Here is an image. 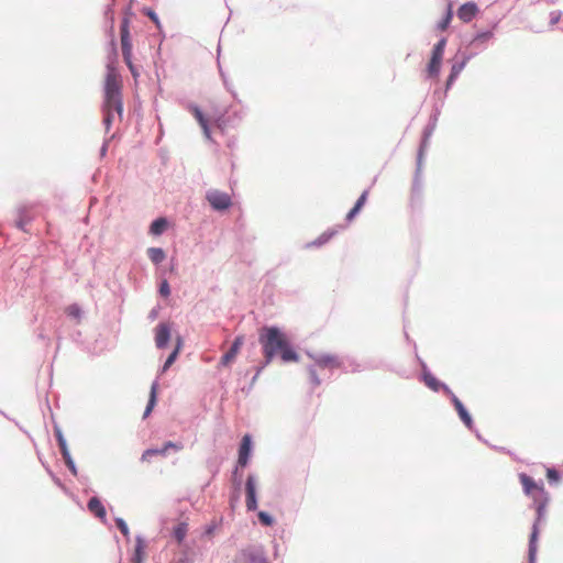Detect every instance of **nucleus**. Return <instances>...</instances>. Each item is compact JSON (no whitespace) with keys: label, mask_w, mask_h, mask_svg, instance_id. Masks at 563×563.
<instances>
[{"label":"nucleus","mask_w":563,"mask_h":563,"mask_svg":"<svg viewBox=\"0 0 563 563\" xmlns=\"http://www.w3.org/2000/svg\"><path fill=\"white\" fill-rule=\"evenodd\" d=\"M258 343L267 360L279 358L283 364L299 363L300 353L290 335L278 324H264L258 330Z\"/></svg>","instance_id":"obj_1"},{"label":"nucleus","mask_w":563,"mask_h":563,"mask_svg":"<svg viewBox=\"0 0 563 563\" xmlns=\"http://www.w3.org/2000/svg\"><path fill=\"white\" fill-rule=\"evenodd\" d=\"M518 479L523 495L531 499L529 508L534 510L530 534H541V527L545 523L548 507L551 501L550 493L545 489L542 479L537 481L526 472H520Z\"/></svg>","instance_id":"obj_2"},{"label":"nucleus","mask_w":563,"mask_h":563,"mask_svg":"<svg viewBox=\"0 0 563 563\" xmlns=\"http://www.w3.org/2000/svg\"><path fill=\"white\" fill-rule=\"evenodd\" d=\"M446 45L448 37L443 35L440 36L438 41L433 44L430 51L429 59L423 69L424 80H438L440 78Z\"/></svg>","instance_id":"obj_3"},{"label":"nucleus","mask_w":563,"mask_h":563,"mask_svg":"<svg viewBox=\"0 0 563 563\" xmlns=\"http://www.w3.org/2000/svg\"><path fill=\"white\" fill-rule=\"evenodd\" d=\"M446 45L448 37L443 35L440 36L438 41L433 44L430 51L429 59L423 69L424 80H438L440 78Z\"/></svg>","instance_id":"obj_4"},{"label":"nucleus","mask_w":563,"mask_h":563,"mask_svg":"<svg viewBox=\"0 0 563 563\" xmlns=\"http://www.w3.org/2000/svg\"><path fill=\"white\" fill-rule=\"evenodd\" d=\"M446 45L448 37L443 35L440 36L438 41L433 44L430 51L429 59L423 69L424 80H438L440 78Z\"/></svg>","instance_id":"obj_5"},{"label":"nucleus","mask_w":563,"mask_h":563,"mask_svg":"<svg viewBox=\"0 0 563 563\" xmlns=\"http://www.w3.org/2000/svg\"><path fill=\"white\" fill-rule=\"evenodd\" d=\"M254 453V439L251 433H245L238 445V459L232 470L243 472L251 464Z\"/></svg>","instance_id":"obj_6"},{"label":"nucleus","mask_w":563,"mask_h":563,"mask_svg":"<svg viewBox=\"0 0 563 563\" xmlns=\"http://www.w3.org/2000/svg\"><path fill=\"white\" fill-rule=\"evenodd\" d=\"M305 354L313 361V365L321 369L324 368H340L343 373H347V367L344 366V361L336 354L333 353H316L310 350H306Z\"/></svg>","instance_id":"obj_7"},{"label":"nucleus","mask_w":563,"mask_h":563,"mask_svg":"<svg viewBox=\"0 0 563 563\" xmlns=\"http://www.w3.org/2000/svg\"><path fill=\"white\" fill-rule=\"evenodd\" d=\"M243 486V472L238 470H232L230 475V487H229V498H228V509L229 515L233 519L235 510L241 500V493Z\"/></svg>","instance_id":"obj_8"},{"label":"nucleus","mask_w":563,"mask_h":563,"mask_svg":"<svg viewBox=\"0 0 563 563\" xmlns=\"http://www.w3.org/2000/svg\"><path fill=\"white\" fill-rule=\"evenodd\" d=\"M418 380L433 393H442L448 399L454 394L451 387L438 378L430 367H426L423 373L418 374Z\"/></svg>","instance_id":"obj_9"},{"label":"nucleus","mask_w":563,"mask_h":563,"mask_svg":"<svg viewBox=\"0 0 563 563\" xmlns=\"http://www.w3.org/2000/svg\"><path fill=\"white\" fill-rule=\"evenodd\" d=\"M101 108H107L114 115L117 114L119 120L122 121L124 117V100L122 88L111 91L109 90V93H107V91H102Z\"/></svg>","instance_id":"obj_10"},{"label":"nucleus","mask_w":563,"mask_h":563,"mask_svg":"<svg viewBox=\"0 0 563 563\" xmlns=\"http://www.w3.org/2000/svg\"><path fill=\"white\" fill-rule=\"evenodd\" d=\"M175 322L172 320H165L158 322L153 329L155 346L158 350H166L169 347Z\"/></svg>","instance_id":"obj_11"},{"label":"nucleus","mask_w":563,"mask_h":563,"mask_svg":"<svg viewBox=\"0 0 563 563\" xmlns=\"http://www.w3.org/2000/svg\"><path fill=\"white\" fill-rule=\"evenodd\" d=\"M183 448H184V444L180 441L166 440L162 443L161 446L146 448L141 455V461L142 462H151L152 459L155 456H164L165 457V456H167V454L170 451L179 452L180 450H183Z\"/></svg>","instance_id":"obj_12"},{"label":"nucleus","mask_w":563,"mask_h":563,"mask_svg":"<svg viewBox=\"0 0 563 563\" xmlns=\"http://www.w3.org/2000/svg\"><path fill=\"white\" fill-rule=\"evenodd\" d=\"M246 511L254 512L258 508V485L255 473H249L244 483Z\"/></svg>","instance_id":"obj_13"},{"label":"nucleus","mask_w":563,"mask_h":563,"mask_svg":"<svg viewBox=\"0 0 563 563\" xmlns=\"http://www.w3.org/2000/svg\"><path fill=\"white\" fill-rule=\"evenodd\" d=\"M206 199L210 208L216 212H225L232 207V198L225 191L211 189L207 191Z\"/></svg>","instance_id":"obj_14"},{"label":"nucleus","mask_w":563,"mask_h":563,"mask_svg":"<svg viewBox=\"0 0 563 563\" xmlns=\"http://www.w3.org/2000/svg\"><path fill=\"white\" fill-rule=\"evenodd\" d=\"M233 563H269L265 551L262 545L257 548L247 547L241 549L234 560Z\"/></svg>","instance_id":"obj_15"},{"label":"nucleus","mask_w":563,"mask_h":563,"mask_svg":"<svg viewBox=\"0 0 563 563\" xmlns=\"http://www.w3.org/2000/svg\"><path fill=\"white\" fill-rule=\"evenodd\" d=\"M449 400H450L451 405L453 406L462 424L468 431H474L475 430V421H474L473 415L471 413L468 408L465 406V404L455 394H453L449 398Z\"/></svg>","instance_id":"obj_16"},{"label":"nucleus","mask_w":563,"mask_h":563,"mask_svg":"<svg viewBox=\"0 0 563 563\" xmlns=\"http://www.w3.org/2000/svg\"><path fill=\"white\" fill-rule=\"evenodd\" d=\"M244 341H245L244 334L235 335L231 343L230 349L221 355L217 367L218 368L230 367L235 362L236 356L241 352Z\"/></svg>","instance_id":"obj_17"},{"label":"nucleus","mask_w":563,"mask_h":563,"mask_svg":"<svg viewBox=\"0 0 563 563\" xmlns=\"http://www.w3.org/2000/svg\"><path fill=\"white\" fill-rule=\"evenodd\" d=\"M423 203V170L415 169L410 192V206L420 209Z\"/></svg>","instance_id":"obj_18"},{"label":"nucleus","mask_w":563,"mask_h":563,"mask_svg":"<svg viewBox=\"0 0 563 563\" xmlns=\"http://www.w3.org/2000/svg\"><path fill=\"white\" fill-rule=\"evenodd\" d=\"M121 88H122V84H121L119 64L106 63V74H104L102 91H107V93H109V90L111 91V90L121 89Z\"/></svg>","instance_id":"obj_19"},{"label":"nucleus","mask_w":563,"mask_h":563,"mask_svg":"<svg viewBox=\"0 0 563 563\" xmlns=\"http://www.w3.org/2000/svg\"><path fill=\"white\" fill-rule=\"evenodd\" d=\"M462 70L455 67L453 64H450V71L446 76L443 87L435 88L432 92V98H439L442 100H446L449 91L453 88L456 80L459 79Z\"/></svg>","instance_id":"obj_20"},{"label":"nucleus","mask_w":563,"mask_h":563,"mask_svg":"<svg viewBox=\"0 0 563 563\" xmlns=\"http://www.w3.org/2000/svg\"><path fill=\"white\" fill-rule=\"evenodd\" d=\"M103 31L108 40L115 36V9L113 3H108L103 8Z\"/></svg>","instance_id":"obj_21"},{"label":"nucleus","mask_w":563,"mask_h":563,"mask_svg":"<svg viewBox=\"0 0 563 563\" xmlns=\"http://www.w3.org/2000/svg\"><path fill=\"white\" fill-rule=\"evenodd\" d=\"M174 225L173 221L166 216H159L154 218L150 225L147 233L154 238L162 236L165 232L172 229Z\"/></svg>","instance_id":"obj_22"},{"label":"nucleus","mask_w":563,"mask_h":563,"mask_svg":"<svg viewBox=\"0 0 563 563\" xmlns=\"http://www.w3.org/2000/svg\"><path fill=\"white\" fill-rule=\"evenodd\" d=\"M481 52L473 49V48H466L462 49L461 47L456 51L455 55L449 59L450 64H453L455 67L461 69L462 71L467 66V64L476 57Z\"/></svg>","instance_id":"obj_23"},{"label":"nucleus","mask_w":563,"mask_h":563,"mask_svg":"<svg viewBox=\"0 0 563 563\" xmlns=\"http://www.w3.org/2000/svg\"><path fill=\"white\" fill-rule=\"evenodd\" d=\"M494 38V34L490 30L482 29L476 31L470 40L464 41L463 45L465 48H473L475 44H482L481 51H485L488 46V42Z\"/></svg>","instance_id":"obj_24"},{"label":"nucleus","mask_w":563,"mask_h":563,"mask_svg":"<svg viewBox=\"0 0 563 563\" xmlns=\"http://www.w3.org/2000/svg\"><path fill=\"white\" fill-rule=\"evenodd\" d=\"M371 186L368 188H365L355 202L353 203L352 208L346 212L345 214V222L351 223L353 222L362 212L363 208L365 207L368 196H369Z\"/></svg>","instance_id":"obj_25"},{"label":"nucleus","mask_w":563,"mask_h":563,"mask_svg":"<svg viewBox=\"0 0 563 563\" xmlns=\"http://www.w3.org/2000/svg\"><path fill=\"white\" fill-rule=\"evenodd\" d=\"M481 12L478 4L475 1H466L456 10V16L464 23H470Z\"/></svg>","instance_id":"obj_26"},{"label":"nucleus","mask_w":563,"mask_h":563,"mask_svg":"<svg viewBox=\"0 0 563 563\" xmlns=\"http://www.w3.org/2000/svg\"><path fill=\"white\" fill-rule=\"evenodd\" d=\"M340 229H343V225L328 228L318 238L306 243L303 245V247L309 250V249H320V247L324 246L339 233Z\"/></svg>","instance_id":"obj_27"},{"label":"nucleus","mask_w":563,"mask_h":563,"mask_svg":"<svg viewBox=\"0 0 563 563\" xmlns=\"http://www.w3.org/2000/svg\"><path fill=\"white\" fill-rule=\"evenodd\" d=\"M88 510L100 520L101 523L108 525L107 509L103 505L102 499L95 495L87 501Z\"/></svg>","instance_id":"obj_28"},{"label":"nucleus","mask_w":563,"mask_h":563,"mask_svg":"<svg viewBox=\"0 0 563 563\" xmlns=\"http://www.w3.org/2000/svg\"><path fill=\"white\" fill-rule=\"evenodd\" d=\"M134 541L131 563H145L147 541L143 534H136Z\"/></svg>","instance_id":"obj_29"},{"label":"nucleus","mask_w":563,"mask_h":563,"mask_svg":"<svg viewBox=\"0 0 563 563\" xmlns=\"http://www.w3.org/2000/svg\"><path fill=\"white\" fill-rule=\"evenodd\" d=\"M220 52H221V47H220V44H219L218 45V59H217V66H218V70H219V76H220V78H221V80L223 82V86H224L225 90L232 96L233 100L236 103L241 104L242 100L239 98V95H238L236 90L234 89V86L229 80V77H228L227 73L222 68V65H221V62H220Z\"/></svg>","instance_id":"obj_30"},{"label":"nucleus","mask_w":563,"mask_h":563,"mask_svg":"<svg viewBox=\"0 0 563 563\" xmlns=\"http://www.w3.org/2000/svg\"><path fill=\"white\" fill-rule=\"evenodd\" d=\"M431 137L432 136H430V135H424L421 133L418 148H417V154H416V168L415 169L423 170L424 158H426V154L429 148V145H430Z\"/></svg>","instance_id":"obj_31"},{"label":"nucleus","mask_w":563,"mask_h":563,"mask_svg":"<svg viewBox=\"0 0 563 563\" xmlns=\"http://www.w3.org/2000/svg\"><path fill=\"white\" fill-rule=\"evenodd\" d=\"M33 220V217L26 206H19L16 209V219L14 225L22 232H27L26 225Z\"/></svg>","instance_id":"obj_32"},{"label":"nucleus","mask_w":563,"mask_h":563,"mask_svg":"<svg viewBox=\"0 0 563 563\" xmlns=\"http://www.w3.org/2000/svg\"><path fill=\"white\" fill-rule=\"evenodd\" d=\"M245 112L242 110L230 111L227 110L225 113H221L217 117V122L221 125H233L235 122H240L244 117Z\"/></svg>","instance_id":"obj_33"},{"label":"nucleus","mask_w":563,"mask_h":563,"mask_svg":"<svg viewBox=\"0 0 563 563\" xmlns=\"http://www.w3.org/2000/svg\"><path fill=\"white\" fill-rule=\"evenodd\" d=\"M454 16V10L452 2H448L441 19L435 23V31L443 32L448 30L452 23Z\"/></svg>","instance_id":"obj_34"},{"label":"nucleus","mask_w":563,"mask_h":563,"mask_svg":"<svg viewBox=\"0 0 563 563\" xmlns=\"http://www.w3.org/2000/svg\"><path fill=\"white\" fill-rule=\"evenodd\" d=\"M540 534H530L528 537L527 563L538 562Z\"/></svg>","instance_id":"obj_35"},{"label":"nucleus","mask_w":563,"mask_h":563,"mask_svg":"<svg viewBox=\"0 0 563 563\" xmlns=\"http://www.w3.org/2000/svg\"><path fill=\"white\" fill-rule=\"evenodd\" d=\"M223 523H224V517L222 515L218 518H213L209 523H207L203 527L200 537L202 539L211 540L213 538L216 531H218L219 529L222 528Z\"/></svg>","instance_id":"obj_36"},{"label":"nucleus","mask_w":563,"mask_h":563,"mask_svg":"<svg viewBox=\"0 0 563 563\" xmlns=\"http://www.w3.org/2000/svg\"><path fill=\"white\" fill-rule=\"evenodd\" d=\"M146 254L152 264L158 268L167 258L166 251L161 246H151L146 250Z\"/></svg>","instance_id":"obj_37"},{"label":"nucleus","mask_w":563,"mask_h":563,"mask_svg":"<svg viewBox=\"0 0 563 563\" xmlns=\"http://www.w3.org/2000/svg\"><path fill=\"white\" fill-rule=\"evenodd\" d=\"M53 432H54V438L56 440V443L59 448L60 455L64 453H68L70 450L68 446V442L65 438V434L63 432V429L54 419H53Z\"/></svg>","instance_id":"obj_38"},{"label":"nucleus","mask_w":563,"mask_h":563,"mask_svg":"<svg viewBox=\"0 0 563 563\" xmlns=\"http://www.w3.org/2000/svg\"><path fill=\"white\" fill-rule=\"evenodd\" d=\"M187 533H188V523L185 521H180L173 527L170 536L179 545H185V544H187L186 543Z\"/></svg>","instance_id":"obj_39"},{"label":"nucleus","mask_w":563,"mask_h":563,"mask_svg":"<svg viewBox=\"0 0 563 563\" xmlns=\"http://www.w3.org/2000/svg\"><path fill=\"white\" fill-rule=\"evenodd\" d=\"M364 368H371V369H379V368H384V369H387L389 372H393L395 374H397L399 377L401 378H405V379H408L410 378V375L407 373L406 369H398V368H395L394 366L389 365V364H386L385 362L383 361H378V362H373V363H367Z\"/></svg>","instance_id":"obj_40"},{"label":"nucleus","mask_w":563,"mask_h":563,"mask_svg":"<svg viewBox=\"0 0 563 563\" xmlns=\"http://www.w3.org/2000/svg\"><path fill=\"white\" fill-rule=\"evenodd\" d=\"M186 109L190 112V114L196 119L198 124H202L209 121L208 114L203 111V109L196 102H188Z\"/></svg>","instance_id":"obj_41"},{"label":"nucleus","mask_w":563,"mask_h":563,"mask_svg":"<svg viewBox=\"0 0 563 563\" xmlns=\"http://www.w3.org/2000/svg\"><path fill=\"white\" fill-rule=\"evenodd\" d=\"M66 316L79 324L84 318L85 311L78 302H73L65 308Z\"/></svg>","instance_id":"obj_42"},{"label":"nucleus","mask_w":563,"mask_h":563,"mask_svg":"<svg viewBox=\"0 0 563 563\" xmlns=\"http://www.w3.org/2000/svg\"><path fill=\"white\" fill-rule=\"evenodd\" d=\"M107 62L110 64H119V49L117 38H110L107 43Z\"/></svg>","instance_id":"obj_43"},{"label":"nucleus","mask_w":563,"mask_h":563,"mask_svg":"<svg viewBox=\"0 0 563 563\" xmlns=\"http://www.w3.org/2000/svg\"><path fill=\"white\" fill-rule=\"evenodd\" d=\"M62 457H63L68 471L70 472V474L73 476L77 477L80 483L88 479L87 476H82V475L79 476L78 467L76 465V462H75L70 451L68 453L62 454Z\"/></svg>","instance_id":"obj_44"},{"label":"nucleus","mask_w":563,"mask_h":563,"mask_svg":"<svg viewBox=\"0 0 563 563\" xmlns=\"http://www.w3.org/2000/svg\"><path fill=\"white\" fill-rule=\"evenodd\" d=\"M254 512H256L257 520L261 526L265 528H272L276 525V518L269 511L257 508V510H255Z\"/></svg>","instance_id":"obj_45"},{"label":"nucleus","mask_w":563,"mask_h":563,"mask_svg":"<svg viewBox=\"0 0 563 563\" xmlns=\"http://www.w3.org/2000/svg\"><path fill=\"white\" fill-rule=\"evenodd\" d=\"M157 295L167 300L172 296V287L166 276H159L157 282Z\"/></svg>","instance_id":"obj_46"},{"label":"nucleus","mask_w":563,"mask_h":563,"mask_svg":"<svg viewBox=\"0 0 563 563\" xmlns=\"http://www.w3.org/2000/svg\"><path fill=\"white\" fill-rule=\"evenodd\" d=\"M306 371H307V374H308V382L309 384L311 385V389L318 387L321 385L322 380L317 372V367L316 365H313L312 363L311 364H308L306 366ZM312 394V390H310L308 393V395H311Z\"/></svg>","instance_id":"obj_47"},{"label":"nucleus","mask_w":563,"mask_h":563,"mask_svg":"<svg viewBox=\"0 0 563 563\" xmlns=\"http://www.w3.org/2000/svg\"><path fill=\"white\" fill-rule=\"evenodd\" d=\"M344 361V366L347 367V373L351 372V373H361L362 371H365L366 368H364V366L367 364V362H365L363 365L361 363L357 362L356 358L352 357V356H346L344 358H342ZM374 361H368V363H373Z\"/></svg>","instance_id":"obj_48"},{"label":"nucleus","mask_w":563,"mask_h":563,"mask_svg":"<svg viewBox=\"0 0 563 563\" xmlns=\"http://www.w3.org/2000/svg\"><path fill=\"white\" fill-rule=\"evenodd\" d=\"M40 461H41V464L43 465L44 470L46 471V473L48 474V476L53 481V483L57 487H59L63 492L68 493L67 487L64 485V483L60 481V478L56 475V473L52 470L49 464L47 462L43 461L41 457H40Z\"/></svg>","instance_id":"obj_49"},{"label":"nucleus","mask_w":563,"mask_h":563,"mask_svg":"<svg viewBox=\"0 0 563 563\" xmlns=\"http://www.w3.org/2000/svg\"><path fill=\"white\" fill-rule=\"evenodd\" d=\"M141 12L150 20L153 22V24L155 25V27L157 30H162V22H161V19L157 14V12L152 8V7H148V5H144L142 9H141Z\"/></svg>","instance_id":"obj_50"},{"label":"nucleus","mask_w":563,"mask_h":563,"mask_svg":"<svg viewBox=\"0 0 563 563\" xmlns=\"http://www.w3.org/2000/svg\"><path fill=\"white\" fill-rule=\"evenodd\" d=\"M545 476H547L548 483L551 486H554L561 482L563 473L559 468L551 466V467L547 468Z\"/></svg>","instance_id":"obj_51"},{"label":"nucleus","mask_w":563,"mask_h":563,"mask_svg":"<svg viewBox=\"0 0 563 563\" xmlns=\"http://www.w3.org/2000/svg\"><path fill=\"white\" fill-rule=\"evenodd\" d=\"M183 550L176 563H194L195 552L188 544L181 545Z\"/></svg>","instance_id":"obj_52"},{"label":"nucleus","mask_w":563,"mask_h":563,"mask_svg":"<svg viewBox=\"0 0 563 563\" xmlns=\"http://www.w3.org/2000/svg\"><path fill=\"white\" fill-rule=\"evenodd\" d=\"M113 521L115 527L121 532V534L125 538L126 541L131 540V532L128 522L122 517H114Z\"/></svg>","instance_id":"obj_53"},{"label":"nucleus","mask_w":563,"mask_h":563,"mask_svg":"<svg viewBox=\"0 0 563 563\" xmlns=\"http://www.w3.org/2000/svg\"><path fill=\"white\" fill-rule=\"evenodd\" d=\"M178 357H179L178 354L170 351L169 354L164 360L163 364L159 366L158 374L159 375L165 374L175 364V362L178 360Z\"/></svg>","instance_id":"obj_54"},{"label":"nucleus","mask_w":563,"mask_h":563,"mask_svg":"<svg viewBox=\"0 0 563 563\" xmlns=\"http://www.w3.org/2000/svg\"><path fill=\"white\" fill-rule=\"evenodd\" d=\"M101 111H102V114H103L102 124L104 126L106 134H108L110 132L112 125H113L115 117L107 108H101Z\"/></svg>","instance_id":"obj_55"},{"label":"nucleus","mask_w":563,"mask_h":563,"mask_svg":"<svg viewBox=\"0 0 563 563\" xmlns=\"http://www.w3.org/2000/svg\"><path fill=\"white\" fill-rule=\"evenodd\" d=\"M444 104H445L444 100L439 99V98H432V109H431L429 117L439 119Z\"/></svg>","instance_id":"obj_56"},{"label":"nucleus","mask_w":563,"mask_h":563,"mask_svg":"<svg viewBox=\"0 0 563 563\" xmlns=\"http://www.w3.org/2000/svg\"><path fill=\"white\" fill-rule=\"evenodd\" d=\"M123 55V60L126 65V67L129 68L131 75L134 77V78H137L140 76V73H139V69L137 67L135 66V64L133 63L132 58H133V53H124L122 54Z\"/></svg>","instance_id":"obj_57"},{"label":"nucleus","mask_w":563,"mask_h":563,"mask_svg":"<svg viewBox=\"0 0 563 563\" xmlns=\"http://www.w3.org/2000/svg\"><path fill=\"white\" fill-rule=\"evenodd\" d=\"M157 402H158V396H155L154 394H153V396H148L145 409L143 411V419H146L152 413L154 408L157 406Z\"/></svg>","instance_id":"obj_58"},{"label":"nucleus","mask_w":563,"mask_h":563,"mask_svg":"<svg viewBox=\"0 0 563 563\" xmlns=\"http://www.w3.org/2000/svg\"><path fill=\"white\" fill-rule=\"evenodd\" d=\"M134 16L122 15L121 24H120V33L121 35H131V21Z\"/></svg>","instance_id":"obj_59"},{"label":"nucleus","mask_w":563,"mask_h":563,"mask_svg":"<svg viewBox=\"0 0 563 563\" xmlns=\"http://www.w3.org/2000/svg\"><path fill=\"white\" fill-rule=\"evenodd\" d=\"M122 54L133 53L132 35H121Z\"/></svg>","instance_id":"obj_60"},{"label":"nucleus","mask_w":563,"mask_h":563,"mask_svg":"<svg viewBox=\"0 0 563 563\" xmlns=\"http://www.w3.org/2000/svg\"><path fill=\"white\" fill-rule=\"evenodd\" d=\"M178 271V262L175 256H172L168 263V266L161 273L162 276H166V274H176Z\"/></svg>","instance_id":"obj_61"},{"label":"nucleus","mask_w":563,"mask_h":563,"mask_svg":"<svg viewBox=\"0 0 563 563\" xmlns=\"http://www.w3.org/2000/svg\"><path fill=\"white\" fill-rule=\"evenodd\" d=\"M184 345H185V340H184V336L181 334H176L175 336V344H174V347L172 350V352L180 355L183 349H184Z\"/></svg>","instance_id":"obj_62"},{"label":"nucleus","mask_w":563,"mask_h":563,"mask_svg":"<svg viewBox=\"0 0 563 563\" xmlns=\"http://www.w3.org/2000/svg\"><path fill=\"white\" fill-rule=\"evenodd\" d=\"M69 338L74 343H76L78 345H84L82 333L80 330H77V329L71 330L69 332Z\"/></svg>","instance_id":"obj_63"},{"label":"nucleus","mask_w":563,"mask_h":563,"mask_svg":"<svg viewBox=\"0 0 563 563\" xmlns=\"http://www.w3.org/2000/svg\"><path fill=\"white\" fill-rule=\"evenodd\" d=\"M274 360H267V355H263V360L258 365L254 367V371L257 375H261L262 372L273 362Z\"/></svg>","instance_id":"obj_64"}]
</instances>
